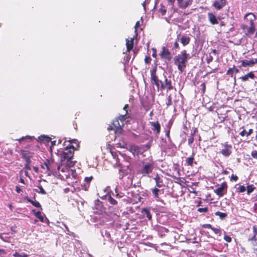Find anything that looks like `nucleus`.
Segmentation results:
<instances>
[{
    "mask_svg": "<svg viewBox=\"0 0 257 257\" xmlns=\"http://www.w3.org/2000/svg\"><path fill=\"white\" fill-rule=\"evenodd\" d=\"M157 66L156 65L155 67L151 70V82L152 84L155 85L158 90H163L167 89V91L174 89V86L172 84L170 80H168L165 75L163 78L159 79L157 75Z\"/></svg>",
    "mask_w": 257,
    "mask_h": 257,
    "instance_id": "1",
    "label": "nucleus"
},
{
    "mask_svg": "<svg viewBox=\"0 0 257 257\" xmlns=\"http://www.w3.org/2000/svg\"><path fill=\"white\" fill-rule=\"evenodd\" d=\"M75 151V148L73 145H69L64 150L61 156V161L62 164L66 163L67 167H72L74 166L76 161H74V152Z\"/></svg>",
    "mask_w": 257,
    "mask_h": 257,
    "instance_id": "2",
    "label": "nucleus"
},
{
    "mask_svg": "<svg viewBox=\"0 0 257 257\" xmlns=\"http://www.w3.org/2000/svg\"><path fill=\"white\" fill-rule=\"evenodd\" d=\"M255 19V16L252 13H250L245 15L244 20L249 22V26L242 24L240 27L245 36L250 37L254 33L255 31V26L254 21Z\"/></svg>",
    "mask_w": 257,
    "mask_h": 257,
    "instance_id": "3",
    "label": "nucleus"
},
{
    "mask_svg": "<svg viewBox=\"0 0 257 257\" xmlns=\"http://www.w3.org/2000/svg\"><path fill=\"white\" fill-rule=\"evenodd\" d=\"M189 54L186 50L182 51L180 54L174 58V64L177 66L180 73H182L184 69L186 67V63L189 58Z\"/></svg>",
    "mask_w": 257,
    "mask_h": 257,
    "instance_id": "4",
    "label": "nucleus"
},
{
    "mask_svg": "<svg viewBox=\"0 0 257 257\" xmlns=\"http://www.w3.org/2000/svg\"><path fill=\"white\" fill-rule=\"evenodd\" d=\"M146 161H144L143 162V166L140 171L143 177L148 176L154 169L155 163L153 159L151 158Z\"/></svg>",
    "mask_w": 257,
    "mask_h": 257,
    "instance_id": "5",
    "label": "nucleus"
},
{
    "mask_svg": "<svg viewBox=\"0 0 257 257\" xmlns=\"http://www.w3.org/2000/svg\"><path fill=\"white\" fill-rule=\"evenodd\" d=\"M124 124H120L119 122V120L117 118H115L112 122L111 125H109L107 130L109 131L114 130V132L117 135H120L122 133Z\"/></svg>",
    "mask_w": 257,
    "mask_h": 257,
    "instance_id": "6",
    "label": "nucleus"
},
{
    "mask_svg": "<svg viewBox=\"0 0 257 257\" xmlns=\"http://www.w3.org/2000/svg\"><path fill=\"white\" fill-rule=\"evenodd\" d=\"M227 188V184L224 181L221 184L219 187L214 190V192L219 197H221L226 193Z\"/></svg>",
    "mask_w": 257,
    "mask_h": 257,
    "instance_id": "7",
    "label": "nucleus"
},
{
    "mask_svg": "<svg viewBox=\"0 0 257 257\" xmlns=\"http://www.w3.org/2000/svg\"><path fill=\"white\" fill-rule=\"evenodd\" d=\"M223 149L220 151V153L224 157H228L232 153V146L228 144V142L221 144Z\"/></svg>",
    "mask_w": 257,
    "mask_h": 257,
    "instance_id": "8",
    "label": "nucleus"
},
{
    "mask_svg": "<svg viewBox=\"0 0 257 257\" xmlns=\"http://www.w3.org/2000/svg\"><path fill=\"white\" fill-rule=\"evenodd\" d=\"M161 58L165 59L168 61H170L172 59V56L169 49L166 47H163L162 51L160 54Z\"/></svg>",
    "mask_w": 257,
    "mask_h": 257,
    "instance_id": "9",
    "label": "nucleus"
},
{
    "mask_svg": "<svg viewBox=\"0 0 257 257\" xmlns=\"http://www.w3.org/2000/svg\"><path fill=\"white\" fill-rule=\"evenodd\" d=\"M21 154L25 161L31 160L33 157V153H31L27 148L20 151Z\"/></svg>",
    "mask_w": 257,
    "mask_h": 257,
    "instance_id": "10",
    "label": "nucleus"
},
{
    "mask_svg": "<svg viewBox=\"0 0 257 257\" xmlns=\"http://www.w3.org/2000/svg\"><path fill=\"white\" fill-rule=\"evenodd\" d=\"M208 19L210 23L212 25H215L219 24V18L217 17L216 15L212 13L209 12L207 14Z\"/></svg>",
    "mask_w": 257,
    "mask_h": 257,
    "instance_id": "11",
    "label": "nucleus"
},
{
    "mask_svg": "<svg viewBox=\"0 0 257 257\" xmlns=\"http://www.w3.org/2000/svg\"><path fill=\"white\" fill-rule=\"evenodd\" d=\"M226 3V0H217L213 3L212 6L217 10H219L223 8Z\"/></svg>",
    "mask_w": 257,
    "mask_h": 257,
    "instance_id": "12",
    "label": "nucleus"
},
{
    "mask_svg": "<svg viewBox=\"0 0 257 257\" xmlns=\"http://www.w3.org/2000/svg\"><path fill=\"white\" fill-rule=\"evenodd\" d=\"M150 123L152 126V130L156 132L157 134H159L161 131V126L159 122L158 121L156 122L151 121Z\"/></svg>",
    "mask_w": 257,
    "mask_h": 257,
    "instance_id": "13",
    "label": "nucleus"
},
{
    "mask_svg": "<svg viewBox=\"0 0 257 257\" xmlns=\"http://www.w3.org/2000/svg\"><path fill=\"white\" fill-rule=\"evenodd\" d=\"M156 182V186L158 188H161L164 186L162 177L158 174L154 178Z\"/></svg>",
    "mask_w": 257,
    "mask_h": 257,
    "instance_id": "14",
    "label": "nucleus"
},
{
    "mask_svg": "<svg viewBox=\"0 0 257 257\" xmlns=\"http://www.w3.org/2000/svg\"><path fill=\"white\" fill-rule=\"evenodd\" d=\"M192 2L193 0H185V1L183 0L180 4H178V6L182 9H185L188 7L191 6Z\"/></svg>",
    "mask_w": 257,
    "mask_h": 257,
    "instance_id": "15",
    "label": "nucleus"
},
{
    "mask_svg": "<svg viewBox=\"0 0 257 257\" xmlns=\"http://www.w3.org/2000/svg\"><path fill=\"white\" fill-rule=\"evenodd\" d=\"M255 75L253 72H250L247 74L242 76L240 77V79L242 80L243 82L247 81L248 80L249 78L253 79L255 78Z\"/></svg>",
    "mask_w": 257,
    "mask_h": 257,
    "instance_id": "16",
    "label": "nucleus"
},
{
    "mask_svg": "<svg viewBox=\"0 0 257 257\" xmlns=\"http://www.w3.org/2000/svg\"><path fill=\"white\" fill-rule=\"evenodd\" d=\"M134 41V39L133 38H131L130 40L128 39H126V51L127 52H130L133 49Z\"/></svg>",
    "mask_w": 257,
    "mask_h": 257,
    "instance_id": "17",
    "label": "nucleus"
},
{
    "mask_svg": "<svg viewBox=\"0 0 257 257\" xmlns=\"http://www.w3.org/2000/svg\"><path fill=\"white\" fill-rule=\"evenodd\" d=\"M38 139L39 142L46 145L51 142V138L46 136H40Z\"/></svg>",
    "mask_w": 257,
    "mask_h": 257,
    "instance_id": "18",
    "label": "nucleus"
},
{
    "mask_svg": "<svg viewBox=\"0 0 257 257\" xmlns=\"http://www.w3.org/2000/svg\"><path fill=\"white\" fill-rule=\"evenodd\" d=\"M141 213L144 216H146L149 220L152 219V215L151 214L150 210L149 208H143L141 211Z\"/></svg>",
    "mask_w": 257,
    "mask_h": 257,
    "instance_id": "19",
    "label": "nucleus"
},
{
    "mask_svg": "<svg viewBox=\"0 0 257 257\" xmlns=\"http://www.w3.org/2000/svg\"><path fill=\"white\" fill-rule=\"evenodd\" d=\"M198 132L197 128H195L193 131L191 132L189 138L188 139V144L190 146H191L194 142V137L195 134Z\"/></svg>",
    "mask_w": 257,
    "mask_h": 257,
    "instance_id": "20",
    "label": "nucleus"
},
{
    "mask_svg": "<svg viewBox=\"0 0 257 257\" xmlns=\"http://www.w3.org/2000/svg\"><path fill=\"white\" fill-rule=\"evenodd\" d=\"M180 42L182 44L183 46H185L189 44L191 39L190 37L185 36H182L180 39Z\"/></svg>",
    "mask_w": 257,
    "mask_h": 257,
    "instance_id": "21",
    "label": "nucleus"
},
{
    "mask_svg": "<svg viewBox=\"0 0 257 257\" xmlns=\"http://www.w3.org/2000/svg\"><path fill=\"white\" fill-rule=\"evenodd\" d=\"M48 166H49V174L51 173H53L55 170V167L54 166L55 165L54 161L52 160H48L47 159Z\"/></svg>",
    "mask_w": 257,
    "mask_h": 257,
    "instance_id": "22",
    "label": "nucleus"
},
{
    "mask_svg": "<svg viewBox=\"0 0 257 257\" xmlns=\"http://www.w3.org/2000/svg\"><path fill=\"white\" fill-rule=\"evenodd\" d=\"M129 151L131 152L134 155L135 154L138 155L140 152V148L137 146H131L130 147Z\"/></svg>",
    "mask_w": 257,
    "mask_h": 257,
    "instance_id": "23",
    "label": "nucleus"
},
{
    "mask_svg": "<svg viewBox=\"0 0 257 257\" xmlns=\"http://www.w3.org/2000/svg\"><path fill=\"white\" fill-rule=\"evenodd\" d=\"M26 199L28 202L31 203L34 206L40 208L41 210H42V206L38 201H33L28 197H26Z\"/></svg>",
    "mask_w": 257,
    "mask_h": 257,
    "instance_id": "24",
    "label": "nucleus"
},
{
    "mask_svg": "<svg viewBox=\"0 0 257 257\" xmlns=\"http://www.w3.org/2000/svg\"><path fill=\"white\" fill-rule=\"evenodd\" d=\"M70 168L71 167H67L66 163L62 164V161H61L60 164L58 165L57 166L58 170H61V171L62 172H65L66 170H69Z\"/></svg>",
    "mask_w": 257,
    "mask_h": 257,
    "instance_id": "25",
    "label": "nucleus"
},
{
    "mask_svg": "<svg viewBox=\"0 0 257 257\" xmlns=\"http://www.w3.org/2000/svg\"><path fill=\"white\" fill-rule=\"evenodd\" d=\"M241 65L239 66V67L241 68V67H246L247 66H253V59L248 61L246 60H244L241 61Z\"/></svg>",
    "mask_w": 257,
    "mask_h": 257,
    "instance_id": "26",
    "label": "nucleus"
},
{
    "mask_svg": "<svg viewBox=\"0 0 257 257\" xmlns=\"http://www.w3.org/2000/svg\"><path fill=\"white\" fill-rule=\"evenodd\" d=\"M186 165L192 167L193 166V163L194 162V157L193 156H192L190 157L186 158Z\"/></svg>",
    "mask_w": 257,
    "mask_h": 257,
    "instance_id": "27",
    "label": "nucleus"
},
{
    "mask_svg": "<svg viewBox=\"0 0 257 257\" xmlns=\"http://www.w3.org/2000/svg\"><path fill=\"white\" fill-rule=\"evenodd\" d=\"M32 212L34 213L35 215L37 218H39V219L41 221V222H45L44 217L42 215L41 212L40 211H38L36 212L35 210H33Z\"/></svg>",
    "mask_w": 257,
    "mask_h": 257,
    "instance_id": "28",
    "label": "nucleus"
},
{
    "mask_svg": "<svg viewBox=\"0 0 257 257\" xmlns=\"http://www.w3.org/2000/svg\"><path fill=\"white\" fill-rule=\"evenodd\" d=\"M42 169L44 170V172L45 173H48L49 174V166H48V162H47V159L41 165Z\"/></svg>",
    "mask_w": 257,
    "mask_h": 257,
    "instance_id": "29",
    "label": "nucleus"
},
{
    "mask_svg": "<svg viewBox=\"0 0 257 257\" xmlns=\"http://www.w3.org/2000/svg\"><path fill=\"white\" fill-rule=\"evenodd\" d=\"M214 214L216 216H219L220 217V218L222 220L225 219L227 216V215L226 213L221 212L220 211H216L215 212Z\"/></svg>",
    "mask_w": 257,
    "mask_h": 257,
    "instance_id": "30",
    "label": "nucleus"
},
{
    "mask_svg": "<svg viewBox=\"0 0 257 257\" xmlns=\"http://www.w3.org/2000/svg\"><path fill=\"white\" fill-rule=\"evenodd\" d=\"M255 189V187L253 184L249 185L246 186V191L247 195H249Z\"/></svg>",
    "mask_w": 257,
    "mask_h": 257,
    "instance_id": "31",
    "label": "nucleus"
},
{
    "mask_svg": "<svg viewBox=\"0 0 257 257\" xmlns=\"http://www.w3.org/2000/svg\"><path fill=\"white\" fill-rule=\"evenodd\" d=\"M152 192L156 198L158 199L160 198L159 194L160 190L158 188H157V187H155L152 189Z\"/></svg>",
    "mask_w": 257,
    "mask_h": 257,
    "instance_id": "32",
    "label": "nucleus"
},
{
    "mask_svg": "<svg viewBox=\"0 0 257 257\" xmlns=\"http://www.w3.org/2000/svg\"><path fill=\"white\" fill-rule=\"evenodd\" d=\"M70 144L69 145H73L75 148V150H77L79 147V142L77 140H72L70 141Z\"/></svg>",
    "mask_w": 257,
    "mask_h": 257,
    "instance_id": "33",
    "label": "nucleus"
},
{
    "mask_svg": "<svg viewBox=\"0 0 257 257\" xmlns=\"http://www.w3.org/2000/svg\"><path fill=\"white\" fill-rule=\"evenodd\" d=\"M127 114L125 113L123 115H119V116L116 118L120 120L122 123H123V122L125 120V119L129 117V116H127Z\"/></svg>",
    "mask_w": 257,
    "mask_h": 257,
    "instance_id": "34",
    "label": "nucleus"
},
{
    "mask_svg": "<svg viewBox=\"0 0 257 257\" xmlns=\"http://www.w3.org/2000/svg\"><path fill=\"white\" fill-rule=\"evenodd\" d=\"M108 200L109 202L113 205H117V201L115 200L112 197H111L110 195H109L108 197Z\"/></svg>",
    "mask_w": 257,
    "mask_h": 257,
    "instance_id": "35",
    "label": "nucleus"
},
{
    "mask_svg": "<svg viewBox=\"0 0 257 257\" xmlns=\"http://www.w3.org/2000/svg\"><path fill=\"white\" fill-rule=\"evenodd\" d=\"M235 67V65L233 66L232 68H229L226 72V74L230 75L231 77H233L234 70L233 69Z\"/></svg>",
    "mask_w": 257,
    "mask_h": 257,
    "instance_id": "36",
    "label": "nucleus"
},
{
    "mask_svg": "<svg viewBox=\"0 0 257 257\" xmlns=\"http://www.w3.org/2000/svg\"><path fill=\"white\" fill-rule=\"evenodd\" d=\"M248 241H251V244L257 243V236L253 235L251 238H248Z\"/></svg>",
    "mask_w": 257,
    "mask_h": 257,
    "instance_id": "37",
    "label": "nucleus"
},
{
    "mask_svg": "<svg viewBox=\"0 0 257 257\" xmlns=\"http://www.w3.org/2000/svg\"><path fill=\"white\" fill-rule=\"evenodd\" d=\"M26 161V164L25 165V167H24V169H26V170H31V167H30V164L31 163V161L30 160V161Z\"/></svg>",
    "mask_w": 257,
    "mask_h": 257,
    "instance_id": "38",
    "label": "nucleus"
},
{
    "mask_svg": "<svg viewBox=\"0 0 257 257\" xmlns=\"http://www.w3.org/2000/svg\"><path fill=\"white\" fill-rule=\"evenodd\" d=\"M173 169L175 171H176L178 176H180V169H179V165L178 164H174L173 165Z\"/></svg>",
    "mask_w": 257,
    "mask_h": 257,
    "instance_id": "39",
    "label": "nucleus"
},
{
    "mask_svg": "<svg viewBox=\"0 0 257 257\" xmlns=\"http://www.w3.org/2000/svg\"><path fill=\"white\" fill-rule=\"evenodd\" d=\"M159 12L162 14V16H164L166 13V9L165 7L162 6L159 10Z\"/></svg>",
    "mask_w": 257,
    "mask_h": 257,
    "instance_id": "40",
    "label": "nucleus"
},
{
    "mask_svg": "<svg viewBox=\"0 0 257 257\" xmlns=\"http://www.w3.org/2000/svg\"><path fill=\"white\" fill-rule=\"evenodd\" d=\"M252 252L257 256V242L252 244Z\"/></svg>",
    "mask_w": 257,
    "mask_h": 257,
    "instance_id": "41",
    "label": "nucleus"
},
{
    "mask_svg": "<svg viewBox=\"0 0 257 257\" xmlns=\"http://www.w3.org/2000/svg\"><path fill=\"white\" fill-rule=\"evenodd\" d=\"M224 239L227 242H230L232 240L231 237L226 234L224 235Z\"/></svg>",
    "mask_w": 257,
    "mask_h": 257,
    "instance_id": "42",
    "label": "nucleus"
},
{
    "mask_svg": "<svg viewBox=\"0 0 257 257\" xmlns=\"http://www.w3.org/2000/svg\"><path fill=\"white\" fill-rule=\"evenodd\" d=\"M93 179V177L92 176H90V177H85V179H84V180L85 181V182L88 184V187H89V184L90 183V182L91 181V180H92Z\"/></svg>",
    "mask_w": 257,
    "mask_h": 257,
    "instance_id": "43",
    "label": "nucleus"
},
{
    "mask_svg": "<svg viewBox=\"0 0 257 257\" xmlns=\"http://www.w3.org/2000/svg\"><path fill=\"white\" fill-rule=\"evenodd\" d=\"M211 230L216 234L220 235L221 234V230L219 228H216L212 227Z\"/></svg>",
    "mask_w": 257,
    "mask_h": 257,
    "instance_id": "44",
    "label": "nucleus"
},
{
    "mask_svg": "<svg viewBox=\"0 0 257 257\" xmlns=\"http://www.w3.org/2000/svg\"><path fill=\"white\" fill-rule=\"evenodd\" d=\"M197 211L199 212H204L206 213L208 211V209L207 207H204V208H199L197 209Z\"/></svg>",
    "mask_w": 257,
    "mask_h": 257,
    "instance_id": "45",
    "label": "nucleus"
},
{
    "mask_svg": "<svg viewBox=\"0 0 257 257\" xmlns=\"http://www.w3.org/2000/svg\"><path fill=\"white\" fill-rule=\"evenodd\" d=\"M237 190L238 192L242 193L245 191V187L243 185H241L237 188Z\"/></svg>",
    "mask_w": 257,
    "mask_h": 257,
    "instance_id": "46",
    "label": "nucleus"
},
{
    "mask_svg": "<svg viewBox=\"0 0 257 257\" xmlns=\"http://www.w3.org/2000/svg\"><path fill=\"white\" fill-rule=\"evenodd\" d=\"M172 104V98L171 95H169L167 98V102L166 103L167 106H169Z\"/></svg>",
    "mask_w": 257,
    "mask_h": 257,
    "instance_id": "47",
    "label": "nucleus"
},
{
    "mask_svg": "<svg viewBox=\"0 0 257 257\" xmlns=\"http://www.w3.org/2000/svg\"><path fill=\"white\" fill-rule=\"evenodd\" d=\"M200 87L201 88V91H202V93L203 94H204L205 92V90H206V85H205V83L204 82V83H202L201 85H200Z\"/></svg>",
    "mask_w": 257,
    "mask_h": 257,
    "instance_id": "48",
    "label": "nucleus"
},
{
    "mask_svg": "<svg viewBox=\"0 0 257 257\" xmlns=\"http://www.w3.org/2000/svg\"><path fill=\"white\" fill-rule=\"evenodd\" d=\"M179 49V45L178 42V41H176L173 45V50H177Z\"/></svg>",
    "mask_w": 257,
    "mask_h": 257,
    "instance_id": "49",
    "label": "nucleus"
},
{
    "mask_svg": "<svg viewBox=\"0 0 257 257\" xmlns=\"http://www.w3.org/2000/svg\"><path fill=\"white\" fill-rule=\"evenodd\" d=\"M144 60L146 64H150L151 62L152 59L150 56H146Z\"/></svg>",
    "mask_w": 257,
    "mask_h": 257,
    "instance_id": "50",
    "label": "nucleus"
},
{
    "mask_svg": "<svg viewBox=\"0 0 257 257\" xmlns=\"http://www.w3.org/2000/svg\"><path fill=\"white\" fill-rule=\"evenodd\" d=\"M38 188L40 190V191L39 192V193H41L42 194H46V192L43 189V187L42 186H38Z\"/></svg>",
    "mask_w": 257,
    "mask_h": 257,
    "instance_id": "51",
    "label": "nucleus"
},
{
    "mask_svg": "<svg viewBox=\"0 0 257 257\" xmlns=\"http://www.w3.org/2000/svg\"><path fill=\"white\" fill-rule=\"evenodd\" d=\"M202 227L203 228H209L212 229V226L210 224H204L202 225Z\"/></svg>",
    "mask_w": 257,
    "mask_h": 257,
    "instance_id": "52",
    "label": "nucleus"
},
{
    "mask_svg": "<svg viewBox=\"0 0 257 257\" xmlns=\"http://www.w3.org/2000/svg\"><path fill=\"white\" fill-rule=\"evenodd\" d=\"M251 156L257 160V151H253L251 152Z\"/></svg>",
    "mask_w": 257,
    "mask_h": 257,
    "instance_id": "53",
    "label": "nucleus"
},
{
    "mask_svg": "<svg viewBox=\"0 0 257 257\" xmlns=\"http://www.w3.org/2000/svg\"><path fill=\"white\" fill-rule=\"evenodd\" d=\"M206 62L207 64H209L213 60V57L212 56L209 55V56H207L206 58Z\"/></svg>",
    "mask_w": 257,
    "mask_h": 257,
    "instance_id": "54",
    "label": "nucleus"
},
{
    "mask_svg": "<svg viewBox=\"0 0 257 257\" xmlns=\"http://www.w3.org/2000/svg\"><path fill=\"white\" fill-rule=\"evenodd\" d=\"M141 25H140V21H137L136 23V25H135V32H137L138 29L140 28Z\"/></svg>",
    "mask_w": 257,
    "mask_h": 257,
    "instance_id": "55",
    "label": "nucleus"
},
{
    "mask_svg": "<svg viewBox=\"0 0 257 257\" xmlns=\"http://www.w3.org/2000/svg\"><path fill=\"white\" fill-rule=\"evenodd\" d=\"M252 231L253 235L257 236V226L254 225L252 226Z\"/></svg>",
    "mask_w": 257,
    "mask_h": 257,
    "instance_id": "56",
    "label": "nucleus"
},
{
    "mask_svg": "<svg viewBox=\"0 0 257 257\" xmlns=\"http://www.w3.org/2000/svg\"><path fill=\"white\" fill-rule=\"evenodd\" d=\"M238 177L234 174H232L230 178V180H233L235 182H236L238 180Z\"/></svg>",
    "mask_w": 257,
    "mask_h": 257,
    "instance_id": "57",
    "label": "nucleus"
},
{
    "mask_svg": "<svg viewBox=\"0 0 257 257\" xmlns=\"http://www.w3.org/2000/svg\"><path fill=\"white\" fill-rule=\"evenodd\" d=\"M247 132L245 130H243L240 133L239 135L241 137H244V136H246Z\"/></svg>",
    "mask_w": 257,
    "mask_h": 257,
    "instance_id": "58",
    "label": "nucleus"
},
{
    "mask_svg": "<svg viewBox=\"0 0 257 257\" xmlns=\"http://www.w3.org/2000/svg\"><path fill=\"white\" fill-rule=\"evenodd\" d=\"M253 133V129L250 128L246 133V136L248 137L252 134Z\"/></svg>",
    "mask_w": 257,
    "mask_h": 257,
    "instance_id": "59",
    "label": "nucleus"
},
{
    "mask_svg": "<svg viewBox=\"0 0 257 257\" xmlns=\"http://www.w3.org/2000/svg\"><path fill=\"white\" fill-rule=\"evenodd\" d=\"M16 191L18 193H20L22 191L20 187L18 186L16 187Z\"/></svg>",
    "mask_w": 257,
    "mask_h": 257,
    "instance_id": "60",
    "label": "nucleus"
},
{
    "mask_svg": "<svg viewBox=\"0 0 257 257\" xmlns=\"http://www.w3.org/2000/svg\"><path fill=\"white\" fill-rule=\"evenodd\" d=\"M128 104H125L124 107H123V110H124L125 111V113L126 114H127V110H128Z\"/></svg>",
    "mask_w": 257,
    "mask_h": 257,
    "instance_id": "61",
    "label": "nucleus"
},
{
    "mask_svg": "<svg viewBox=\"0 0 257 257\" xmlns=\"http://www.w3.org/2000/svg\"><path fill=\"white\" fill-rule=\"evenodd\" d=\"M13 256L15 257H21V255L17 252H15L13 254Z\"/></svg>",
    "mask_w": 257,
    "mask_h": 257,
    "instance_id": "62",
    "label": "nucleus"
},
{
    "mask_svg": "<svg viewBox=\"0 0 257 257\" xmlns=\"http://www.w3.org/2000/svg\"><path fill=\"white\" fill-rule=\"evenodd\" d=\"M168 2L171 5L172 7L174 6L175 0H168Z\"/></svg>",
    "mask_w": 257,
    "mask_h": 257,
    "instance_id": "63",
    "label": "nucleus"
},
{
    "mask_svg": "<svg viewBox=\"0 0 257 257\" xmlns=\"http://www.w3.org/2000/svg\"><path fill=\"white\" fill-rule=\"evenodd\" d=\"M221 174H222L223 175H227L228 174V172L226 170H224L222 172Z\"/></svg>",
    "mask_w": 257,
    "mask_h": 257,
    "instance_id": "64",
    "label": "nucleus"
}]
</instances>
